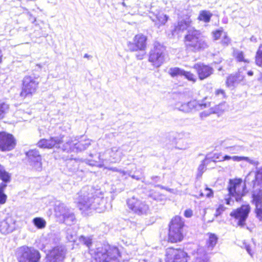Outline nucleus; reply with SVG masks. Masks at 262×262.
Instances as JSON below:
<instances>
[{
    "mask_svg": "<svg viewBox=\"0 0 262 262\" xmlns=\"http://www.w3.org/2000/svg\"><path fill=\"white\" fill-rule=\"evenodd\" d=\"M76 200L78 208L83 211L94 210L100 213L109 206L99 191H95L89 187L82 188L78 193Z\"/></svg>",
    "mask_w": 262,
    "mask_h": 262,
    "instance_id": "nucleus-1",
    "label": "nucleus"
},
{
    "mask_svg": "<svg viewBox=\"0 0 262 262\" xmlns=\"http://www.w3.org/2000/svg\"><path fill=\"white\" fill-rule=\"evenodd\" d=\"M91 159L88 160L89 164L102 167L110 164L120 162L124 156L122 150L120 147L114 146L98 154H90Z\"/></svg>",
    "mask_w": 262,
    "mask_h": 262,
    "instance_id": "nucleus-2",
    "label": "nucleus"
},
{
    "mask_svg": "<svg viewBox=\"0 0 262 262\" xmlns=\"http://www.w3.org/2000/svg\"><path fill=\"white\" fill-rule=\"evenodd\" d=\"M256 169L254 173V179L251 182V185L254 189L252 203L255 206V212L257 218L262 221V167ZM253 176V173L249 172L245 178V182L250 184L251 178Z\"/></svg>",
    "mask_w": 262,
    "mask_h": 262,
    "instance_id": "nucleus-3",
    "label": "nucleus"
},
{
    "mask_svg": "<svg viewBox=\"0 0 262 262\" xmlns=\"http://www.w3.org/2000/svg\"><path fill=\"white\" fill-rule=\"evenodd\" d=\"M185 43L188 50L198 52L207 49L209 45L205 38L200 32L194 28L188 30L185 36Z\"/></svg>",
    "mask_w": 262,
    "mask_h": 262,
    "instance_id": "nucleus-4",
    "label": "nucleus"
},
{
    "mask_svg": "<svg viewBox=\"0 0 262 262\" xmlns=\"http://www.w3.org/2000/svg\"><path fill=\"white\" fill-rule=\"evenodd\" d=\"M95 253L96 262H120L121 254L116 247H99Z\"/></svg>",
    "mask_w": 262,
    "mask_h": 262,
    "instance_id": "nucleus-5",
    "label": "nucleus"
},
{
    "mask_svg": "<svg viewBox=\"0 0 262 262\" xmlns=\"http://www.w3.org/2000/svg\"><path fill=\"white\" fill-rule=\"evenodd\" d=\"M39 76L34 73L26 75L23 79L20 96L25 98L31 97L38 88Z\"/></svg>",
    "mask_w": 262,
    "mask_h": 262,
    "instance_id": "nucleus-6",
    "label": "nucleus"
},
{
    "mask_svg": "<svg viewBox=\"0 0 262 262\" xmlns=\"http://www.w3.org/2000/svg\"><path fill=\"white\" fill-rule=\"evenodd\" d=\"M16 255L19 262H39L41 257L38 250L28 246L18 248Z\"/></svg>",
    "mask_w": 262,
    "mask_h": 262,
    "instance_id": "nucleus-7",
    "label": "nucleus"
},
{
    "mask_svg": "<svg viewBox=\"0 0 262 262\" xmlns=\"http://www.w3.org/2000/svg\"><path fill=\"white\" fill-rule=\"evenodd\" d=\"M184 222L181 217L176 216L173 217L169 225L168 240L171 243L180 242L183 238L182 234Z\"/></svg>",
    "mask_w": 262,
    "mask_h": 262,
    "instance_id": "nucleus-8",
    "label": "nucleus"
},
{
    "mask_svg": "<svg viewBox=\"0 0 262 262\" xmlns=\"http://www.w3.org/2000/svg\"><path fill=\"white\" fill-rule=\"evenodd\" d=\"M165 48L158 42H156L154 47L149 52L148 60L157 68L160 67L164 62L165 57Z\"/></svg>",
    "mask_w": 262,
    "mask_h": 262,
    "instance_id": "nucleus-9",
    "label": "nucleus"
},
{
    "mask_svg": "<svg viewBox=\"0 0 262 262\" xmlns=\"http://www.w3.org/2000/svg\"><path fill=\"white\" fill-rule=\"evenodd\" d=\"M174 108L185 113H190L200 109H203L210 107V102L199 103L197 101L193 100L187 103L177 102L174 104Z\"/></svg>",
    "mask_w": 262,
    "mask_h": 262,
    "instance_id": "nucleus-10",
    "label": "nucleus"
},
{
    "mask_svg": "<svg viewBox=\"0 0 262 262\" xmlns=\"http://www.w3.org/2000/svg\"><path fill=\"white\" fill-rule=\"evenodd\" d=\"M90 145L91 140L90 139H81L78 141L69 139L62 145L61 148L63 151L67 152H79L85 150Z\"/></svg>",
    "mask_w": 262,
    "mask_h": 262,
    "instance_id": "nucleus-11",
    "label": "nucleus"
},
{
    "mask_svg": "<svg viewBox=\"0 0 262 262\" xmlns=\"http://www.w3.org/2000/svg\"><path fill=\"white\" fill-rule=\"evenodd\" d=\"M250 209L249 205H243L231 212L230 215L236 221L237 226L243 227L245 225Z\"/></svg>",
    "mask_w": 262,
    "mask_h": 262,
    "instance_id": "nucleus-12",
    "label": "nucleus"
},
{
    "mask_svg": "<svg viewBox=\"0 0 262 262\" xmlns=\"http://www.w3.org/2000/svg\"><path fill=\"white\" fill-rule=\"evenodd\" d=\"M128 208L138 215L146 214L149 211V206L144 201L138 199L135 196L127 201Z\"/></svg>",
    "mask_w": 262,
    "mask_h": 262,
    "instance_id": "nucleus-13",
    "label": "nucleus"
},
{
    "mask_svg": "<svg viewBox=\"0 0 262 262\" xmlns=\"http://www.w3.org/2000/svg\"><path fill=\"white\" fill-rule=\"evenodd\" d=\"M165 262H188V257L183 250L169 248L166 249Z\"/></svg>",
    "mask_w": 262,
    "mask_h": 262,
    "instance_id": "nucleus-14",
    "label": "nucleus"
},
{
    "mask_svg": "<svg viewBox=\"0 0 262 262\" xmlns=\"http://www.w3.org/2000/svg\"><path fill=\"white\" fill-rule=\"evenodd\" d=\"M242 183L241 179L230 180L228 187L229 194L230 196L234 197L236 202L241 201L244 195Z\"/></svg>",
    "mask_w": 262,
    "mask_h": 262,
    "instance_id": "nucleus-15",
    "label": "nucleus"
},
{
    "mask_svg": "<svg viewBox=\"0 0 262 262\" xmlns=\"http://www.w3.org/2000/svg\"><path fill=\"white\" fill-rule=\"evenodd\" d=\"M26 155L29 165L35 170L40 171L42 170V159L38 150H29L26 152Z\"/></svg>",
    "mask_w": 262,
    "mask_h": 262,
    "instance_id": "nucleus-16",
    "label": "nucleus"
},
{
    "mask_svg": "<svg viewBox=\"0 0 262 262\" xmlns=\"http://www.w3.org/2000/svg\"><path fill=\"white\" fill-rule=\"evenodd\" d=\"M66 249L63 246H57L53 248L47 255L46 262H61L65 258Z\"/></svg>",
    "mask_w": 262,
    "mask_h": 262,
    "instance_id": "nucleus-17",
    "label": "nucleus"
},
{
    "mask_svg": "<svg viewBox=\"0 0 262 262\" xmlns=\"http://www.w3.org/2000/svg\"><path fill=\"white\" fill-rule=\"evenodd\" d=\"M15 146V140L10 134L3 132H0V150L9 151L13 149Z\"/></svg>",
    "mask_w": 262,
    "mask_h": 262,
    "instance_id": "nucleus-18",
    "label": "nucleus"
},
{
    "mask_svg": "<svg viewBox=\"0 0 262 262\" xmlns=\"http://www.w3.org/2000/svg\"><path fill=\"white\" fill-rule=\"evenodd\" d=\"M147 37L142 34L135 35L133 42H129L127 46L130 51L134 52L138 50L145 51L146 48Z\"/></svg>",
    "mask_w": 262,
    "mask_h": 262,
    "instance_id": "nucleus-19",
    "label": "nucleus"
},
{
    "mask_svg": "<svg viewBox=\"0 0 262 262\" xmlns=\"http://www.w3.org/2000/svg\"><path fill=\"white\" fill-rule=\"evenodd\" d=\"M62 142L60 137H51L49 139H42L38 142V146L41 148H59Z\"/></svg>",
    "mask_w": 262,
    "mask_h": 262,
    "instance_id": "nucleus-20",
    "label": "nucleus"
},
{
    "mask_svg": "<svg viewBox=\"0 0 262 262\" xmlns=\"http://www.w3.org/2000/svg\"><path fill=\"white\" fill-rule=\"evenodd\" d=\"M193 68L197 71L199 78L201 80L207 78L213 73V69L211 67L202 63L195 64Z\"/></svg>",
    "mask_w": 262,
    "mask_h": 262,
    "instance_id": "nucleus-21",
    "label": "nucleus"
},
{
    "mask_svg": "<svg viewBox=\"0 0 262 262\" xmlns=\"http://www.w3.org/2000/svg\"><path fill=\"white\" fill-rule=\"evenodd\" d=\"M150 13L152 15V16L149 15L150 18L152 21L155 22V26L158 28L164 25L168 19V16L161 12L157 10L153 12L152 8H151V11Z\"/></svg>",
    "mask_w": 262,
    "mask_h": 262,
    "instance_id": "nucleus-22",
    "label": "nucleus"
},
{
    "mask_svg": "<svg viewBox=\"0 0 262 262\" xmlns=\"http://www.w3.org/2000/svg\"><path fill=\"white\" fill-rule=\"evenodd\" d=\"M169 74L172 77L184 76L186 78L193 82L195 81V76L189 72H186L179 68H171L168 71Z\"/></svg>",
    "mask_w": 262,
    "mask_h": 262,
    "instance_id": "nucleus-23",
    "label": "nucleus"
},
{
    "mask_svg": "<svg viewBox=\"0 0 262 262\" xmlns=\"http://www.w3.org/2000/svg\"><path fill=\"white\" fill-rule=\"evenodd\" d=\"M79 168V162L75 159H70L66 162V167L64 168L65 173L69 176L75 173Z\"/></svg>",
    "mask_w": 262,
    "mask_h": 262,
    "instance_id": "nucleus-24",
    "label": "nucleus"
},
{
    "mask_svg": "<svg viewBox=\"0 0 262 262\" xmlns=\"http://www.w3.org/2000/svg\"><path fill=\"white\" fill-rule=\"evenodd\" d=\"M15 228V223L10 219L4 220L0 223V232L3 234L11 233Z\"/></svg>",
    "mask_w": 262,
    "mask_h": 262,
    "instance_id": "nucleus-25",
    "label": "nucleus"
},
{
    "mask_svg": "<svg viewBox=\"0 0 262 262\" xmlns=\"http://www.w3.org/2000/svg\"><path fill=\"white\" fill-rule=\"evenodd\" d=\"M55 212L57 217L63 218L70 211V209L62 203L57 202L55 206Z\"/></svg>",
    "mask_w": 262,
    "mask_h": 262,
    "instance_id": "nucleus-26",
    "label": "nucleus"
},
{
    "mask_svg": "<svg viewBox=\"0 0 262 262\" xmlns=\"http://www.w3.org/2000/svg\"><path fill=\"white\" fill-rule=\"evenodd\" d=\"M221 157L220 154H208L202 162L207 166L210 164L213 167L215 164L217 162V159H220Z\"/></svg>",
    "mask_w": 262,
    "mask_h": 262,
    "instance_id": "nucleus-27",
    "label": "nucleus"
},
{
    "mask_svg": "<svg viewBox=\"0 0 262 262\" xmlns=\"http://www.w3.org/2000/svg\"><path fill=\"white\" fill-rule=\"evenodd\" d=\"M218 240L217 236L213 233L209 234V238L206 242V248L207 251H212L216 245Z\"/></svg>",
    "mask_w": 262,
    "mask_h": 262,
    "instance_id": "nucleus-28",
    "label": "nucleus"
},
{
    "mask_svg": "<svg viewBox=\"0 0 262 262\" xmlns=\"http://www.w3.org/2000/svg\"><path fill=\"white\" fill-rule=\"evenodd\" d=\"M11 175L7 172L5 167L0 164V180L2 181L1 183L7 185L11 181Z\"/></svg>",
    "mask_w": 262,
    "mask_h": 262,
    "instance_id": "nucleus-29",
    "label": "nucleus"
},
{
    "mask_svg": "<svg viewBox=\"0 0 262 262\" xmlns=\"http://www.w3.org/2000/svg\"><path fill=\"white\" fill-rule=\"evenodd\" d=\"M191 20L189 18H186L185 19H182L178 22V25L176 27V30L183 31L187 29H190Z\"/></svg>",
    "mask_w": 262,
    "mask_h": 262,
    "instance_id": "nucleus-30",
    "label": "nucleus"
},
{
    "mask_svg": "<svg viewBox=\"0 0 262 262\" xmlns=\"http://www.w3.org/2000/svg\"><path fill=\"white\" fill-rule=\"evenodd\" d=\"M231 160H232L233 161L235 162H239L242 160H244L256 166H257V165L259 164V162L257 161L251 160L247 157L233 156H231ZM257 168L258 167H256V168ZM256 169L257 170V169Z\"/></svg>",
    "mask_w": 262,
    "mask_h": 262,
    "instance_id": "nucleus-31",
    "label": "nucleus"
},
{
    "mask_svg": "<svg viewBox=\"0 0 262 262\" xmlns=\"http://www.w3.org/2000/svg\"><path fill=\"white\" fill-rule=\"evenodd\" d=\"M212 16V14L209 11L202 10L200 12L198 19L205 23H209Z\"/></svg>",
    "mask_w": 262,
    "mask_h": 262,
    "instance_id": "nucleus-32",
    "label": "nucleus"
},
{
    "mask_svg": "<svg viewBox=\"0 0 262 262\" xmlns=\"http://www.w3.org/2000/svg\"><path fill=\"white\" fill-rule=\"evenodd\" d=\"M228 108V105L225 102H223L214 107H212L211 110L212 112L214 114H217L223 113L227 110Z\"/></svg>",
    "mask_w": 262,
    "mask_h": 262,
    "instance_id": "nucleus-33",
    "label": "nucleus"
},
{
    "mask_svg": "<svg viewBox=\"0 0 262 262\" xmlns=\"http://www.w3.org/2000/svg\"><path fill=\"white\" fill-rule=\"evenodd\" d=\"M149 196L150 198L157 202H163L166 200V196L160 193L159 192L154 190L150 191Z\"/></svg>",
    "mask_w": 262,
    "mask_h": 262,
    "instance_id": "nucleus-34",
    "label": "nucleus"
},
{
    "mask_svg": "<svg viewBox=\"0 0 262 262\" xmlns=\"http://www.w3.org/2000/svg\"><path fill=\"white\" fill-rule=\"evenodd\" d=\"M9 105L5 102L0 101V120L3 119L9 111Z\"/></svg>",
    "mask_w": 262,
    "mask_h": 262,
    "instance_id": "nucleus-35",
    "label": "nucleus"
},
{
    "mask_svg": "<svg viewBox=\"0 0 262 262\" xmlns=\"http://www.w3.org/2000/svg\"><path fill=\"white\" fill-rule=\"evenodd\" d=\"M62 219L63 220V222L68 225H71L72 224H74L76 222L75 215L71 211L65 216H64Z\"/></svg>",
    "mask_w": 262,
    "mask_h": 262,
    "instance_id": "nucleus-36",
    "label": "nucleus"
},
{
    "mask_svg": "<svg viewBox=\"0 0 262 262\" xmlns=\"http://www.w3.org/2000/svg\"><path fill=\"white\" fill-rule=\"evenodd\" d=\"M7 187V185L4 183H0V204H4L7 201V195L4 193V191Z\"/></svg>",
    "mask_w": 262,
    "mask_h": 262,
    "instance_id": "nucleus-37",
    "label": "nucleus"
},
{
    "mask_svg": "<svg viewBox=\"0 0 262 262\" xmlns=\"http://www.w3.org/2000/svg\"><path fill=\"white\" fill-rule=\"evenodd\" d=\"M33 222L34 225L39 229L43 228L45 227L46 224V221L40 217L34 218L33 220Z\"/></svg>",
    "mask_w": 262,
    "mask_h": 262,
    "instance_id": "nucleus-38",
    "label": "nucleus"
},
{
    "mask_svg": "<svg viewBox=\"0 0 262 262\" xmlns=\"http://www.w3.org/2000/svg\"><path fill=\"white\" fill-rule=\"evenodd\" d=\"M226 149L227 152L231 154H238L243 150L242 147L240 146L228 147L226 148Z\"/></svg>",
    "mask_w": 262,
    "mask_h": 262,
    "instance_id": "nucleus-39",
    "label": "nucleus"
},
{
    "mask_svg": "<svg viewBox=\"0 0 262 262\" xmlns=\"http://www.w3.org/2000/svg\"><path fill=\"white\" fill-rule=\"evenodd\" d=\"M238 83L234 75H230L227 79L226 84L227 86L231 87Z\"/></svg>",
    "mask_w": 262,
    "mask_h": 262,
    "instance_id": "nucleus-40",
    "label": "nucleus"
},
{
    "mask_svg": "<svg viewBox=\"0 0 262 262\" xmlns=\"http://www.w3.org/2000/svg\"><path fill=\"white\" fill-rule=\"evenodd\" d=\"M234 56L235 57L236 59L239 61H243L245 62H249V61L247 59H245L244 58V53L242 51H240L238 50H236L234 51Z\"/></svg>",
    "mask_w": 262,
    "mask_h": 262,
    "instance_id": "nucleus-41",
    "label": "nucleus"
},
{
    "mask_svg": "<svg viewBox=\"0 0 262 262\" xmlns=\"http://www.w3.org/2000/svg\"><path fill=\"white\" fill-rule=\"evenodd\" d=\"M255 62L257 66L262 67V46L259 47L256 53Z\"/></svg>",
    "mask_w": 262,
    "mask_h": 262,
    "instance_id": "nucleus-42",
    "label": "nucleus"
},
{
    "mask_svg": "<svg viewBox=\"0 0 262 262\" xmlns=\"http://www.w3.org/2000/svg\"><path fill=\"white\" fill-rule=\"evenodd\" d=\"M79 241L80 243L86 245L89 248H90L92 243V239L90 237H85L84 236H81L79 237Z\"/></svg>",
    "mask_w": 262,
    "mask_h": 262,
    "instance_id": "nucleus-43",
    "label": "nucleus"
},
{
    "mask_svg": "<svg viewBox=\"0 0 262 262\" xmlns=\"http://www.w3.org/2000/svg\"><path fill=\"white\" fill-rule=\"evenodd\" d=\"M224 33L222 30H216L213 31L212 34L214 40L219 39L221 36H223Z\"/></svg>",
    "mask_w": 262,
    "mask_h": 262,
    "instance_id": "nucleus-44",
    "label": "nucleus"
},
{
    "mask_svg": "<svg viewBox=\"0 0 262 262\" xmlns=\"http://www.w3.org/2000/svg\"><path fill=\"white\" fill-rule=\"evenodd\" d=\"M213 191L211 189L206 187L203 192L200 193V195L202 196L205 195L207 198H210L213 196Z\"/></svg>",
    "mask_w": 262,
    "mask_h": 262,
    "instance_id": "nucleus-45",
    "label": "nucleus"
},
{
    "mask_svg": "<svg viewBox=\"0 0 262 262\" xmlns=\"http://www.w3.org/2000/svg\"><path fill=\"white\" fill-rule=\"evenodd\" d=\"M221 43L224 46H228L230 42V39L227 36L226 33H224L223 36H222V39L221 40Z\"/></svg>",
    "mask_w": 262,
    "mask_h": 262,
    "instance_id": "nucleus-46",
    "label": "nucleus"
},
{
    "mask_svg": "<svg viewBox=\"0 0 262 262\" xmlns=\"http://www.w3.org/2000/svg\"><path fill=\"white\" fill-rule=\"evenodd\" d=\"M215 96L220 99H223L226 97L225 91L222 89H217L215 91Z\"/></svg>",
    "mask_w": 262,
    "mask_h": 262,
    "instance_id": "nucleus-47",
    "label": "nucleus"
},
{
    "mask_svg": "<svg viewBox=\"0 0 262 262\" xmlns=\"http://www.w3.org/2000/svg\"><path fill=\"white\" fill-rule=\"evenodd\" d=\"M226 209V207L222 204L219 205L218 208L216 209L214 216L217 217L220 215Z\"/></svg>",
    "mask_w": 262,
    "mask_h": 262,
    "instance_id": "nucleus-48",
    "label": "nucleus"
},
{
    "mask_svg": "<svg viewBox=\"0 0 262 262\" xmlns=\"http://www.w3.org/2000/svg\"><path fill=\"white\" fill-rule=\"evenodd\" d=\"M75 234H72L70 229L67 230V238L70 242H74L75 240Z\"/></svg>",
    "mask_w": 262,
    "mask_h": 262,
    "instance_id": "nucleus-49",
    "label": "nucleus"
},
{
    "mask_svg": "<svg viewBox=\"0 0 262 262\" xmlns=\"http://www.w3.org/2000/svg\"><path fill=\"white\" fill-rule=\"evenodd\" d=\"M211 114H214L213 112H212L211 108H210L209 111H204L200 113V117L201 118H203L204 117H206L208 116H209Z\"/></svg>",
    "mask_w": 262,
    "mask_h": 262,
    "instance_id": "nucleus-50",
    "label": "nucleus"
},
{
    "mask_svg": "<svg viewBox=\"0 0 262 262\" xmlns=\"http://www.w3.org/2000/svg\"><path fill=\"white\" fill-rule=\"evenodd\" d=\"M206 167L207 166L202 161L201 164L199 165L198 167L199 171L202 173L206 169Z\"/></svg>",
    "mask_w": 262,
    "mask_h": 262,
    "instance_id": "nucleus-51",
    "label": "nucleus"
},
{
    "mask_svg": "<svg viewBox=\"0 0 262 262\" xmlns=\"http://www.w3.org/2000/svg\"><path fill=\"white\" fill-rule=\"evenodd\" d=\"M120 176L122 178H124L125 179H126V176H130V172L129 171H126L120 169L119 171Z\"/></svg>",
    "mask_w": 262,
    "mask_h": 262,
    "instance_id": "nucleus-52",
    "label": "nucleus"
},
{
    "mask_svg": "<svg viewBox=\"0 0 262 262\" xmlns=\"http://www.w3.org/2000/svg\"><path fill=\"white\" fill-rule=\"evenodd\" d=\"M236 78V80L238 83L243 81L244 79V76L241 74L240 72H238L234 75Z\"/></svg>",
    "mask_w": 262,
    "mask_h": 262,
    "instance_id": "nucleus-53",
    "label": "nucleus"
},
{
    "mask_svg": "<svg viewBox=\"0 0 262 262\" xmlns=\"http://www.w3.org/2000/svg\"><path fill=\"white\" fill-rule=\"evenodd\" d=\"M145 54V51H140V52L136 54V57L138 59H142Z\"/></svg>",
    "mask_w": 262,
    "mask_h": 262,
    "instance_id": "nucleus-54",
    "label": "nucleus"
},
{
    "mask_svg": "<svg viewBox=\"0 0 262 262\" xmlns=\"http://www.w3.org/2000/svg\"><path fill=\"white\" fill-rule=\"evenodd\" d=\"M184 215L186 217H190L192 215V211L191 209H187L184 212Z\"/></svg>",
    "mask_w": 262,
    "mask_h": 262,
    "instance_id": "nucleus-55",
    "label": "nucleus"
},
{
    "mask_svg": "<svg viewBox=\"0 0 262 262\" xmlns=\"http://www.w3.org/2000/svg\"><path fill=\"white\" fill-rule=\"evenodd\" d=\"M225 200L227 205H232L234 204V201L230 197L225 199Z\"/></svg>",
    "mask_w": 262,
    "mask_h": 262,
    "instance_id": "nucleus-56",
    "label": "nucleus"
},
{
    "mask_svg": "<svg viewBox=\"0 0 262 262\" xmlns=\"http://www.w3.org/2000/svg\"><path fill=\"white\" fill-rule=\"evenodd\" d=\"M231 159V156L229 155H225L223 156L221 159H219V161H224L227 160H229Z\"/></svg>",
    "mask_w": 262,
    "mask_h": 262,
    "instance_id": "nucleus-57",
    "label": "nucleus"
},
{
    "mask_svg": "<svg viewBox=\"0 0 262 262\" xmlns=\"http://www.w3.org/2000/svg\"><path fill=\"white\" fill-rule=\"evenodd\" d=\"M195 262H208V260L206 258H202L201 257H196L195 261Z\"/></svg>",
    "mask_w": 262,
    "mask_h": 262,
    "instance_id": "nucleus-58",
    "label": "nucleus"
},
{
    "mask_svg": "<svg viewBox=\"0 0 262 262\" xmlns=\"http://www.w3.org/2000/svg\"><path fill=\"white\" fill-rule=\"evenodd\" d=\"M245 249H246L247 252L250 255H252L251 250L250 248V246L248 245H245Z\"/></svg>",
    "mask_w": 262,
    "mask_h": 262,
    "instance_id": "nucleus-59",
    "label": "nucleus"
},
{
    "mask_svg": "<svg viewBox=\"0 0 262 262\" xmlns=\"http://www.w3.org/2000/svg\"><path fill=\"white\" fill-rule=\"evenodd\" d=\"M108 169L113 171H116L119 172L120 169L117 168V167H110L108 168Z\"/></svg>",
    "mask_w": 262,
    "mask_h": 262,
    "instance_id": "nucleus-60",
    "label": "nucleus"
},
{
    "mask_svg": "<svg viewBox=\"0 0 262 262\" xmlns=\"http://www.w3.org/2000/svg\"><path fill=\"white\" fill-rule=\"evenodd\" d=\"M53 243L57 244L59 242L60 238L58 236H56L54 238H53Z\"/></svg>",
    "mask_w": 262,
    "mask_h": 262,
    "instance_id": "nucleus-61",
    "label": "nucleus"
},
{
    "mask_svg": "<svg viewBox=\"0 0 262 262\" xmlns=\"http://www.w3.org/2000/svg\"><path fill=\"white\" fill-rule=\"evenodd\" d=\"M129 176L131 177L133 179H136L137 180H139L140 179V177H139L138 176H136L135 175H131L130 174Z\"/></svg>",
    "mask_w": 262,
    "mask_h": 262,
    "instance_id": "nucleus-62",
    "label": "nucleus"
},
{
    "mask_svg": "<svg viewBox=\"0 0 262 262\" xmlns=\"http://www.w3.org/2000/svg\"><path fill=\"white\" fill-rule=\"evenodd\" d=\"M248 75L250 76H253V72L252 71H249L247 73Z\"/></svg>",
    "mask_w": 262,
    "mask_h": 262,
    "instance_id": "nucleus-63",
    "label": "nucleus"
},
{
    "mask_svg": "<svg viewBox=\"0 0 262 262\" xmlns=\"http://www.w3.org/2000/svg\"><path fill=\"white\" fill-rule=\"evenodd\" d=\"M165 190L170 192H172L173 191V189L167 187H165Z\"/></svg>",
    "mask_w": 262,
    "mask_h": 262,
    "instance_id": "nucleus-64",
    "label": "nucleus"
}]
</instances>
